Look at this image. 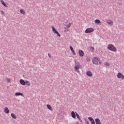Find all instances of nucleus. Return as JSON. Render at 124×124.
<instances>
[{
  "label": "nucleus",
  "mask_w": 124,
  "mask_h": 124,
  "mask_svg": "<svg viewBox=\"0 0 124 124\" xmlns=\"http://www.w3.org/2000/svg\"><path fill=\"white\" fill-rule=\"evenodd\" d=\"M93 63V64L97 65L98 64V62L99 64H101V61H100V59L97 57H94L92 60Z\"/></svg>",
  "instance_id": "obj_1"
},
{
  "label": "nucleus",
  "mask_w": 124,
  "mask_h": 124,
  "mask_svg": "<svg viewBox=\"0 0 124 124\" xmlns=\"http://www.w3.org/2000/svg\"><path fill=\"white\" fill-rule=\"evenodd\" d=\"M108 49L112 52H117V48L112 44H109L108 45Z\"/></svg>",
  "instance_id": "obj_2"
},
{
  "label": "nucleus",
  "mask_w": 124,
  "mask_h": 124,
  "mask_svg": "<svg viewBox=\"0 0 124 124\" xmlns=\"http://www.w3.org/2000/svg\"><path fill=\"white\" fill-rule=\"evenodd\" d=\"M81 67V65L80 63L77 61H75V71H78V72H79V68Z\"/></svg>",
  "instance_id": "obj_3"
},
{
  "label": "nucleus",
  "mask_w": 124,
  "mask_h": 124,
  "mask_svg": "<svg viewBox=\"0 0 124 124\" xmlns=\"http://www.w3.org/2000/svg\"><path fill=\"white\" fill-rule=\"evenodd\" d=\"M51 28L52 29L53 32L56 33V34H57L58 36H59V37H61V34H60L59 32L57 31V30H56V28H55L54 26H52Z\"/></svg>",
  "instance_id": "obj_4"
},
{
  "label": "nucleus",
  "mask_w": 124,
  "mask_h": 124,
  "mask_svg": "<svg viewBox=\"0 0 124 124\" xmlns=\"http://www.w3.org/2000/svg\"><path fill=\"white\" fill-rule=\"evenodd\" d=\"M94 31V29L93 28H87L85 31V33H91V32H93Z\"/></svg>",
  "instance_id": "obj_5"
},
{
  "label": "nucleus",
  "mask_w": 124,
  "mask_h": 124,
  "mask_svg": "<svg viewBox=\"0 0 124 124\" xmlns=\"http://www.w3.org/2000/svg\"><path fill=\"white\" fill-rule=\"evenodd\" d=\"M71 23H69L68 21L66 22L64 24L66 29H69L71 26Z\"/></svg>",
  "instance_id": "obj_6"
},
{
  "label": "nucleus",
  "mask_w": 124,
  "mask_h": 124,
  "mask_svg": "<svg viewBox=\"0 0 124 124\" xmlns=\"http://www.w3.org/2000/svg\"><path fill=\"white\" fill-rule=\"evenodd\" d=\"M117 77L119 78L124 79V76L120 72L118 73Z\"/></svg>",
  "instance_id": "obj_7"
},
{
  "label": "nucleus",
  "mask_w": 124,
  "mask_h": 124,
  "mask_svg": "<svg viewBox=\"0 0 124 124\" xmlns=\"http://www.w3.org/2000/svg\"><path fill=\"white\" fill-rule=\"evenodd\" d=\"M88 120H89L90 122H91V124H95V122L93 117H88Z\"/></svg>",
  "instance_id": "obj_8"
},
{
  "label": "nucleus",
  "mask_w": 124,
  "mask_h": 124,
  "mask_svg": "<svg viewBox=\"0 0 124 124\" xmlns=\"http://www.w3.org/2000/svg\"><path fill=\"white\" fill-rule=\"evenodd\" d=\"M19 83L22 86H25L26 85V80L25 81L24 79H21L19 80Z\"/></svg>",
  "instance_id": "obj_9"
},
{
  "label": "nucleus",
  "mask_w": 124,
  "mask_h": 124,
  "mask_svg": "<svg viewBox=\"0 0 124 124\" xmlns=\"http://www.w3.org/2000/svg\"><path fill=\"white\" fill-rule=\"evenodd\" d=\"M78 55L80 56V57H83L84 56V51L81 50H79L78 51Z\"/></svg>",
  "instance_id": "obj_10"
},
{
  "label": "nucleus",
  "mask_w": 124,
  "mask_h": 124,
  "mask_svg": "<svg viewBox=\"0 0 124 124\" xmlns=\"http://www.w3.org/2000/svg\"><path fill=\"white\" fill-rule=\"evenodd\" d=\"M15 95H16V96H19V95H21V96H23V97L24 96V94H23V93H19V92L16 93H15Z\"/></svg>",
  "instance_id": "obj_11"
},
{
  "label": "nucleus",
  "mask_w": 124,
  "mask_h": 124,
  "mask_svg": "<svg viewBox=\"0 0 124 124\" xmlns=\"http://www.w3.org/2000/svg\"><path fill=\"white\" fill-rule=\"evenodd\" d=\"M86 74L89 77H92L93 76V73L90 71H87Z\"/></svg>",
  "instance_id": "obj_12"
},
{
  "label": "nucleus",
  "mask_w": 124,
  "mask_h": 124,
  "mask_svg": "<svg viewBox=\"0 0 124 124\" xmlns=\"http://www.w3.org/2000/svg\"><path fill=\"white\" fill-rule=\"evenodd\" d=\"M95 124H101V122L100 121V120H99V119L98 118H96L95 119Z\"/></svg>",
  "instance_id": "obj_13"
},
{
  "label": "nucleus",
  "mask_w": 124,
  "mask_h": 124,
  "mask_svg": "<svg viewBox=\"0 0 124 124\" xmlns=\"http://www.w3.org/2000/svg\"><path fill=\"white\" fill-rule=\"evenodd\" d=\"M71 116L72 117H73V119H75L76 118V113L74 112V111H72L71 112Z\"/></svg>",
  "instance_id": "obj_14"
},
{
  "label": "nucleus",
  "mask_w": 124,
  "mask_h": 124,
  "mask_svg": "<svg viewBox=\"0 0 124 124\" xmlns=\"http://www.w3.org/2000/svg\"><path fill=\"white\" fill-rule=\"evenodd\" d=\"M4 112L6 114H8L9 113V109H8L7 107H5L4 109Z\"/></svg>",
  "instance_id": "obj_15"
},
{
  "label": "nucleus",
  "mask_w": 124,
  "mask_h": 124,
  "mask_svg": "<svg viewBox=\"0 0 124 124\" xmlns=\"http://www.w3.org/2000/svg\"><path fill=\"white\" fill-rule=\"evenodd\" d=\"M95 24H97V25H101V21L99 19H96L94 21Z\"/></svg>",
  "instance_id": "obj_16"
},
{
  "label": "nucleus",
  "mask_w": 124,
  "mask_h": 124,
  "mask_svg": "<svg viewBox=\"0 0 124 124\" xmlns=\"http://www.w3.org/2000/svg\"><path fill=\"white\" fill-rule=\"evenodd\" d=\"M70 49L71 51H72L73 55H76V53L75 52V51H74V49H73V47H72L71 46H70Z\"/></svg>",
  "instance_id": "obj_17"
},
{
  "label": "nucleus",
  "mask_w": 124,
  "mask_h": 124,
  "mask_svg": "<svg viewBox=\"0 0 124 124\" xmlns=\"http://www.w3.org/2000/svg\"><path fill=\"white\" fill-rule=\"evenodd\" d=\"M46 107L47 109H49L50 111H53V108H52V107L50 105H46Z\"/></svg>",
  "instance_id": "obj_18"
},
{
  "label": "nucleus",
  "mask_w": 124,
  "mask_h": 124,
  "mask_svg": "<svg viewBox=\"0 0 124 124\" xmlns=\"http://www.w3.org/2000/svg\"><path fill=\"white\" fill-rule=\"evenodd\" d=\"M107 23L110 26H112L113 25V21H112V20H108Z\"/></svg>",
  "instance_id": "obj_19"
},
{
  "label": "nucleus",
  "mask_w": 124,
  "mask_h": 124,
  "mask_svg": "<svg viewBox=\"0 0 124 124\" xmlns=\"http://www.w3.org/2000/svg\"><path fill=\"white\" fill-rule=\"evenodd\" d=\"M27 85L28 87H30L31 86V83L29 82L28 80H25V85Z\"/></svg>",
  "instance_id": "obj_20"
},
{
  "label": "nucleus",
  "mask_w": 124,
  "mask_h": 124,
  "mask_svg": "<svg viewBox=\"0 0 124 124\" xmlns=\"http://www.w3.org/2000/svg\"><path fill=\"white\" fill-rule=\"evenodd\" d=\"M11 116L13 118V119H17V117L16 116V115H15V114L14 113H11Z\"/></svg>",
  "instance_id": "obj_21"
},
{
  "label": "nucleus",
  "mask_w": 124,
  "mask_h": 124,
  "mask_svg": "<svg viewBox=\"0 0 124 124\" xmlns=\"http://www.w3.org/2000/svg\"><path fill=\"white\" fill-rule=\"evenodd\" d=\"M1 3H2V5H3L4 6H5V7H8V6H7V5H6V4L5 3V2H4L3 1H1Z\"/></svg>",
  "instance_id": "obj_22"
},
{
  "label": "nucleus",
  "mask_w": 124,
  "mask_h": 124,
  "mask_svg": "<svg viewBox=\"0 0 124 124\" xmlns=\"http://www.w3.org/2000/svg\"><path fill=\"white\" fill-rule=\"evenodd\" d=\"M20 13H21V14H23V15H25V11H24V10L23 9H21L20 11Z\"/></svg>",
  "instance_id": "obj_23"
},
{
  "label": "nucleus",
  "mask_w": 124,
  "mask_h": 124,
  "mask_svg": "<svg viewBox=\"0 0 124 124\" xmlns=\"http://www.w3.org/2000/svg\"><path fill=\"white\" fill-rule=\"evenodd\" d=\"M75 113H76V117L78 119H79L80 118V116L79 115V114L78 113H77V112H75Z\"/></svg>",
  "instance_id": "obj_24"
},
{
  "label": "nucleus",
  "mask_w": 124,
  "mask_h": 124,
  "mask_svg": "<svg viewBox=\"0 0 124 124\" xmlns=\"http://www.w3.org/2000/svg\"><path fill=\"white\" fill-rule=\"evenodd\" d=\"M90 49L92 50V52H93L94 51V48L92 46L90 47Z\"/></svg>",
  "instance_id": "obj_25"
},
{
  "label": "nucleus",
  "mask_w": 124,
  "mask_h": 124,
  "mask_svg": "<svg viewBox=\"0 0 124 124\" xmlns=\"http://www.w3.org/2000/svg\"><path fill=\"white\" fill-rule=\"evenodd\" d=\"M7 83H10V78H6Z\"/></svg>",
  "instance_id": "obj_26"
},
{
  "label": "nucleus",
  "mask_w": 124,
  "mask_h": 124,
  "mask_svg": "<svg viewBox=\"0 0 124 124\" xmlns=\"http://www.w3.org/2000/svg\"><path fill=\"white\" fill-rule=\"evenodd\" d=\"M105 65H107V66H109L110 65V64H109L108 62H106L105 63Z\"/></svg>",
  "instance_id": "obj_27"
},
{
  "label": "nucleus",
  "mask_w": 124,
  "mask_h": 124,
  "mask_svg": "<svg viewBox=\"0 0 124 124\" xmlns=\"http://www.w3.org/2000/svg\"><path fill=\"white\" fill-rule=\"evenodd\" d=\"M0 12H1V15H4V12L1 11Z\"/></svg>",
  "instance_id": "obj_28"
},
{
  "label": "nucleus",
  "mask_w": 124,
  "mask_h": 124,
  "mask_svg": "<svg viewBox=\"0 0 124 124\" xmlns=\"http://www.w3.org/2000/svg\"><path fill=\"white\" fill-rule=\"evenodd\" d=\"M78 120L79 121V122H80V123H83V121H82V120H81V118H78Z\"/></svg>",
  "instance_id": "obj_29"
},
{
  "label": "nucleus",
  "mask_w": 124,
  "mask_h": 124,
  "mask_svg": "<svg viewBox=\"0 0 124 124\" xmlns=\"http://www.w3.org/2000/svg\"><path fill=\"white\" fill-rule=\"evenodd\" d=\"M86 61H87V62H90V61H91V60L90 59V58H87L86 59Z\"/></svg>",
  "instance_id": "obj_30"
},
{
  "label": "nucleus",
  "mask_w": 124,
  "mask_h": 124,
  "mask_svg": "<svg viewBox=\"0 0 124 124\" xmlns=\"http://www.w3.org/2000/svg\"><path fill=\"white\" fill-rule=\"evenodd\" d=\"M64 32H67V31H68V29H65V30L64 31Z\"/></svg>",
  "instance_id": "obj_31"
},
{
  "label": "nucleus",
  "mask_w": 124,
  "mask_h": 124,
  "mask_svg": "<svg viewBox=\"0 0 124 124\" xmlns=\"http://www.w3.org/2000/svg\"><path fill=\"white\" fill-rule=\"evenodd\" d=\"M48 56L49 58H52V56H51V55H50V53H48Z\"/></svg>",
  "instance_id": "obj_32"
},
{
  "label": "nucleus",
  "mask_w": 124,
  "mask_h": 124,
  "mask_svg": "<svg viewBox=\"0 0 124 124\" xmlns=\"http://www.w3.org/2000/svg\"><path fill=\"white\" fill-rule=\"evenodd\" d=\"M86 124H90V123H89V121H86Z\"/></svg>",
  "instance_id": "obj_33"
},
{
  "label": "nucleus",
  "mask_w": 124,
  "mask_h": 124,
  "mask_svg": "<svg viewBox=\"0 0 124 124\" xmlns=\"http://www.w3.org/2000/svg\"><path fill=\"white\" fill-rule=\"evenodd\" d=\"M84 121H85V122L86 123L87 122H88V121H87V120L86 119H84Z\"/></svg>",
  "instance_id": "obj_34"
},
{
  "label": "nucleus",
  "mask_w": 124,
  "mask_h": 124,
  "mask_svg": "<svg viewBox=\"0 0 124 124\" xmlns=\"http://www.w3.org/2000/svg\"><path fill=\"white\" fill-rule=\"evenodd\" d=\"M84 121H85V122L86 123L87 122H88V121H87V120L86 119H84Z\"/></svg>",
  "instance_id": "obj_35"
},
{
  "label": "nucleus",
  "mask_w": 124,
  "mask_h": 124,
  "mask_svg": "<svg viewBox=\"0 0 124 124\" xmlns=\"http://www.w3.org/2000/svg\"><path fill=\"white\" fill-rule=\"evenodd\" d=\"M76 124H79L78 122H76Z\"/></svg>",
  "instance_id": "obj_36"
},
{
  "label": "nucleus",
  "mask_w": 124,
  "mask_h": 124,
  "mask_svg": "<svg viewBox=\"0 0 124 124\" xmlns=\"http://www.w3.org/2000/svg\"><path fill=\"white\" fill-rule=\"evenodd\" d=\"M0 2H1V1H3V0H0Z\"/></svg>",
  "instance_id": "obj_37"
}]
</instances>
